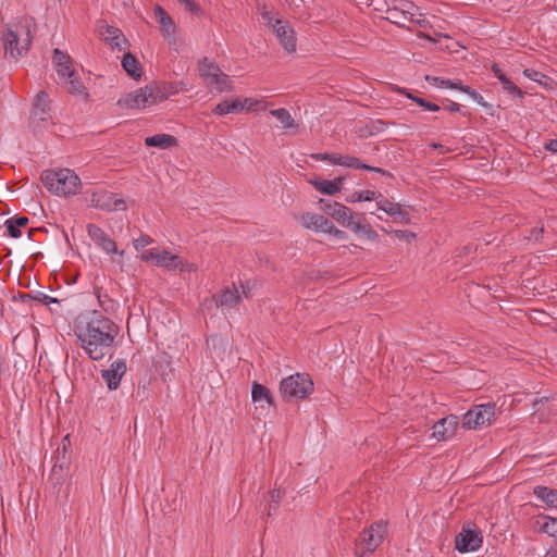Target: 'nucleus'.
<instances>
[{"instance_id": "nucleus-62", "label": "nucleus", "mask_w": 557, "mask_h": 557, "mask_svg": "<svg viewBox=\"0 0 557 557\" xmlns=\"http://www.w3.org/2000/svg\"><path fill=\"white\" fill-rule=\"evenodd\" d=\"M441 147H442V145H440V144H433V148H435V149L441 148Z\"/></svg>"}, {"instance_id": "nucleus-33", "label": "nucleus", "mask_w": 557, "mask_h": 557, "mask_svg": "<svg viewBox=\"0 0 557 557\" xmlns=\"http://www.w3.org/2000/svg\"><path fill=\"white\" fill-rule=\"evenodd\" d=\"M28 218L26 216H17L8 219L5 221L7 230L9 235L12 238H20L22 236L21 227L26 226L28 223Z\"/></svg>"}, {"instance_id": "nucleus-56", "label": "nucleus", "mask_w": 557, "mask_h": 557, "mask_svg": "<svg viewBox=\"0 0 557 557\" xmlns=\"http://www.w3.org/2000/svg\"><path fill=\"white\" fill-rule=\"evenodd\" d=\"M409 21L417 23L421 27H425L428 24V21L424 17H422V14H419V17L414 18V14L412 13V20Z\"/></svg>"}, {"instance_id": "nucleus-19", "label": "nucleus", "mask_w": 557, "mask_h": 557, "mask_svg": "<svg viewBox=\"0 0 557 557\" xmlns=\"http://www.w3.org/2000/svg\"><path fill=\"white\" fill-rule=\"evenodd\" d=\"M257 101H253L251 99L245 98L244 101L236 98L233 100H224L219 102L212 110V112L215 115H225L230 113H238L243 111L247 104H249L247 108L250 109Z\"/></svg>"}, {"instance_id": "nucleus-35", "label": "nucleus", "mask_w": 557, "mask_h": 557, "mask_svg": "<svg viewBox=\"0 0 557 557\" xmlns=\"http://www.w3.org/2000/svg\"><path fill=\"white\" fill-rule=\"evenodd\" d=\"M284 496V492L280 488H274L269 492L267 496V502L269 503L267 516L271 517L274 515L278 508V505Z\"/></svg>"}, {"instance_id": "nucleus-22", "label": "nucleus", "mask_w": 557, "mask_h": 557, "mask_svg": "<svg viewBox=\"0 0 557 557\" xmlns=\"http://www.w3.org/2000/svg\"><path fill=\"white\" fill-rule=\"evenodd\" d=\"M240 301V295L233 284L232 286H226L221 294L215 298V302L218 307L222 308H235Z\"/></svg>"}, {"instance_id": "nucleus-20", "label": "nucleus", "mask_w": 557, "mask_h": 557, "mask_svg": "<svg viewBox=\"0 0 557 557\" xmlns=\"http://www.w3.org/2000/svg\"><path fill=\"white\" fill-rule=\"evenodd\" d=\"M298 222L307 230L324 233L331 228V221L323 215L306 212L298 216Z\"/></svg>"}, {"instance_id": "nucleus-24", "label": "nucleus", "mask_w": 557, "mask_h": 557, "mask_svg": "<svg viewBox=\"0 0 557 557\" xmlns=\"http://www.w3.org/2000/svg\"><path fill=\"white\" fill-rule=\"evenodd\" d=\"M533 528L548 536H557V518L545 515L537 516L533 521Z\"/></svg>"}, {"instance_id": "nucleus-8", "label": "nucleus", "mask_w": 557, "mask_h": 557, "mask_svg": "<svg viewBox=\"0 0 557 557\" xmlns=\"http://www.w3.org/2000/svg\"><path fill=\"white\" fill-rule=\"evenodd\" d=\"M495 416V405L487 403L468 410L462 420L465 429H481L490 425Z\"/></svg>"}, {"instance_id": "nucleus-45", "label": "nucleus", "mask_w": 557, "mask_h": 557, "mask_svg": "<svg viewBox=\"0 0 557 557\" xmlns=\"http://www.w3.org/2000/svg\"><path fill=\"white\" fill-rule=\"evenodd\" d=\"M28 297H30V295H28ZM32 298L36 301H39V302H42L45 305H50V304H59V299L58 298H54V297H51L45 293H41V292H37L34 296H32Z\"/></svg>"}, {"instance_id": "nucleus-15", "label": "nucleus", "mask_w": 557, "mask_h": 557, "mask_svg": "<svg viewBox=\"0 0 557 557\" xmlns=\"http://www.w3.org/2000/svg\"><path fill=\"white\" fill-rule=\"evenodd\" d=\"M459 419L455 414H449L440 419L432 428V437L436 441H448L454 437Z\"/></svg>"}, {"instance_id": "nucleus-40", "label": "nucleus", "mask_w": 557, "mask_h": 557, "mask_svg": "<svg viewBox=\"0 0 557 557\" xmlns=\"http://www.w3.org/2000/svg\"><path fill=\"white\" fill-rule=\"evenodd\" d=\"M406 96L407 98L411 99L426 111L436 112L440 110V106H437L436 103H433L420 97H416L410 92H407Z\"/></svg>"}, {"instance_id": "nucleus-57", "label": "nucleus", "mask_w": 557, "mask_h": 557, "mask_svg": "<svg viewBox=\"0 0 557 557\" xmlns=\"http://www.w3.org/2000/svg\"><path fill=\"white\" fill-rule=\"evenodd\" d=\"M386 125H387V124H386L385 122H383V121H381V120H377V121L375 122V131H376V132H382V131H384V128L386 127Z\"/></svg>"}, {"instance_id": "nucleus-26", "label": "nucleus", "mask_w": 557, "mask_h": 557, "mask_svg": "<svg viewBox=\"0 0 557 557\" xmlns=\"http://www.w3.org/2000/svg\"><path fill=\"white\" fill-rule=\"evenodd\" d=\"M403 5L407 9H399L397 7L389 8L386 12V18L395 24H401L406 21L412 20V13L409 11V9H413L414 5L411 2H406Z\"/></svg>"}, {"instance_id": "nucleus-1", "label": "nucleus", "mask_w": 557, "mask_h": 557, "mask_svg": "<svg viewBox=\"0 0 557 557\" xmlns=\"http://www.w3.org/2000/svg\"><path fill=\"white\" fill-rule=\"evenodd\" d=\"M75 334L88 358L99 361L113 348L119 327L101 312L91 311L79 320Z\"/></svg>"}, {"instance_id": "nucleus-47", "label": "nucleus", "mask_w": 557, "mask_h": 557, "mask_svg": "<svg viewBox=\"0 0 557 557\" xmlns=\"http://www.w3.org/2000/svg\"><path fill=\"white\" fill-rule=\"evenodd\" d=\"M324 233L333 235L335 238L342 239V240L347 238V234L344 231L336 228L332 222H331V228L326 227Z\"/></svg>"}, {"instance_id": "nucleus-49", "label": "nucleus", "mask_w": 557, "mask_h": 557, "mask_svg": "<svg viewBox=\"0 0 557 557\" xmlns=\"http://www.w3.org/2000/svg\"><path fill=\"white\" fill-rule=\"evenodd\" d=\"M261 17H262L263 23L267 26H269L270 28H273V24L277 20V18H274L272 16L271 12L267 11L265 9H263V11L261 12Z\"/></svg>"}, {"instance_id": "nucleus-44", "label": "nucleus", "mask_w": 557, "mask_h": 557, "mask_svg": "<svg viewBox=\"0 0 557 557\" xmlns=\"http://www.w3.org/2000/svg\"><path fill=\"white\" fill-rule=\"evenodd\" d=\"M152 243V238L149 235H140L138 238L133 240L134 248L139 251Z\"/></svg>"}, {"instance_id": "nucleus-38", "label": "nucleus", "mask_w": 557, "mask_h": 557, "mask_svg": "<svg viewBox=\"0 0 557 557\" xmlns=\"http://www.w3.org/2000/svg\"><path fill=\"white\" fill-rule=\"evenodd\" d=\"M382 195L380 193H375L372 190H360L355 193L350 199H348L349 202H356V201H371V200H377L381 198Z\"/></svg>"}, {"instance_id": "nucleus-43", "label": "nucleus", "mask_w": 557, "mask_h": 557, "mask_svg": "<svg viewBox=\"0 0 557 557\" xmlns=\"http://www.w3.org/2000/svg\"><path fill=\"white\" fill-rule=\"evenodd\" d=\"M160 252H161V250L157 249V248L147 249V250L143 251L141 260L146 261V262L151 261L157 265V260L160 257Z\"/></svg>"}, {"instance_id": "nucleus-28", "label": "nucleus", "mask_w": 557, "mask_h": 557, "mask_svg": "<svg viewBox=\"0 0 557 557\" xmlns=\"http://www.w3.org/2000/svg\"><path fill=\"white\" fill-rule=\"evenodd\" d=\"M533 494L550 508H557V490L537 485L533 488Z\"/></svg>"}, {"instance_id": "nucleus-25", "label": "nucleus", "mask_w": 557, "mask_h": 557, "mask_svg": "<svg viewBox=\"0 0 557 557\" xmlns=\"http://www.w3.org/2000/svg\"><path fill=\"white\" fill-rule=\"evenodd\" d=\"M154 15L160 24L161 33L165 37H170V36L174 35L175 24H174L172 17L166 13V11L162 7L156 5Z\"/></svg>"}, {"instance_id": "nucleus-31", "label": "nucleus", "mask_w": 557, "mask_h": 557, "mask_svg": "<svg viewBox=\"0 0 557 557\" xmlns=\"http://www.w3.org/2000/svg\"><path fill=\"white\" fill-rule=\"evenodd\" d=\"M269 113L281 123V126L284 129L298 127V124L295 122L288 110L285 108L273 109L270 110Z\"/></svg>"}, {"instance_id": "nucleus-9", "label": "nucleus", "mask_w": 557, "mask_h": 557, "mask_svg": "<svg viewBox=\"0 0 557 557\" xmlns=\"http://www.w3.org/2000/svg\"><path fill=\"white\" fill-rule=\"evenodd\" d=\"M322 211L341 223L344 227L352 231L357 219H360L352 210L343 203L330 200H320Z\"/></svg>"}, {"instance_id": "nucleus-16", "label": "nucleus", "mask_w": 557, "mask_h": 557, "mask_svg": "<svg viewBox=\"0 0 557 557\" xmlns=\"http://www.w3.org/2000/svg\"><path fill=\"white\" fill-rule=\"evenodd\" d=\"M273 32L280 40L283 48L292 53L296 50V38L294 30L281 20H276L273 24Z\"/></svg>"}, {"instance_id": "nucleus-6", "label": "nucleus", "mask_w": 557, "mask_h": 557, "mask_svg": "<svg viewBox=\"0 0 557 557\" xmlns=\"http://www.w3.org/2000/svg\"><path fill=\"white\" fill-rule=\"evenodd\" d=\"M280 392L287 401L305 399L313 392V382L309 375L295 373L281 381Z\"/></svg>"}, {"instance_id": "nucleus-41", "label": "nucleus", "mask_w": 557, "mask_h": 557, "mask_svg": "<svg viewBox=\"0 0 557 557\" xmlns=\"http://www.w3.org/2000/svg\"><path fill=\"white\" fill-rule=\"evenodd\" d=\"M502 87L504 90H506L508 94L512 95L513 97H518L522 99L524 97L523 91L509 78L503 79Z\"/></svg>"}, {"instance_id": "nucleus-3", "label": "nucleus", "mask_w": 557, "mask_h": 557, "mask_svg": "<svg viewBox=\"0 0 557 557\" xmlns=\"http://www.w3.org/2000/svg\"><path fill=\"white\" fill-rule=\"evenodd\" d=\"M40 180L51 194L60 197L76 195L82 186L79 176L67 168L45 170Z\"/></svg>"}, {"instance_id": "nucleus-48", "label": "nucleus", "mask_w": 557, "mask_h": 557, "mask_svg": "<svg viewBox=\"0 0 557 557\" xmlns=\"http://www.w3.org/2000/svg\"><path fill=\"white\" fill-rule=\"evenodd\" d=\"M182 5L185 7V9L190 12V13H199L200 12V8L198 7V4L195 3L194 0H177Z\"/></svg>"}, {"instance_id": "nucleus-52", "label": "nucleus", "mask_w": 557, "mask_h": 557, "mask_svg": "<svg viewBox=\"0 0 557 557\" xmlns=\"http://www.w3.org/2000/svg\"><path fill=\"white\" fill-rule=\"evenodd\" d=\"M361 170H364V171H369V172H374V173H379V174H382V175H386L387 172L381 168H376V166H371V165H368L363 162H361V166H360Z\"/></svg>"}, {"instance_id": "nucleus-12", "label": "nucleus", "mask_w": 557, "mask_h": 557, "mask_svg": "<svg viewBox=\"0 0 557 557\" xmlns=\"http://www.w3.org/2000/svg\"><path fill=\"white\" fill-rule=\"evenodd\" d=\"M126 362L124 359L114 360L108 369L100 371L102 380L106 382L107 387L110 391L119 388L120 383L124 374L126 373Z\"/></svg>"}, {"instance_id": "nucleus-34", "label": "nucleus", "mask_w": 557, "mask_h": 557, "mask_svg": "<svg viewBox=\"0 0 557 557\" xmlns=\"http://www.w3.org/2000/svg\"><path fill=\"white\" fill-rule=\"evenodd\" d=\"M376 206L380 210L384 211L392 218L405 215L399 203L392 202L383 197H381L376 200Z\"/></svg>"}, {"instance_id": "nucleus-13", "label": "nucleus", "mask_w": 557, "mask_h": 557, "mask_svg": "<svg viewBox=\"0 0 557 557\" xmlns=\"http://www.w3.org/2000/svg\"><path fill=\"white\" fill-rule=\"evenodd\" d=\"M99 35L112 49L124 51L128 47V41L122 30L115 26L104 24L99 26Z\"/></svg>"}, {"instance_id": "nucleus-2", "label": "nucleus", "mask_w": 557, "mask_h": 557, "mask_svg": "<svg viewBox=\"0 0 557 557\" xmlns=\"http://www.w3.org/2000/svg\"><path fill=\"white\" fill-rule=\"evenodd\" d=\"M34 27L30 17H21L15 23L8 24L1 36L5 55L14 60L25 55L32 45Z\"/></svg>"}, {"instance_id": "nucleus-46", "label": "nucleus", "mask_w": 557, "mask_h": 557, "mask_svg": "<svg viewBox=\"0 0 557 557\" xmlns=\"http://www.w3.org/2000/svg\"><path fill=\"white\" fill-rule=\"evenodd\" d=\"M462 92L469 95L471 97V99L473 101H475L476 103L481 104V106H486L485 101H484V98L482 97L481 94H479L478 91H475L474 89H472L470 86L469 87H466L465 89H462Z\"/></svg>"}, {"instance_id": "nucleus-59", "label": "nucleus", "mask_w": 557, "mask_h": 557, "mask_svg": "<svg viewBox=\"0 0 557 557\" xmlns=\"http://www.w3.org/2000/svg\"><path fill=\"white\" fill-rule=\"evenodd\" d=\"M97 297H98V300H99V302H100L101 307H102L104 310H109V307H106V306H104V304H103V301H102V298H101L102 296H101L100 294H98V295H97Z\"/></svg>"}, {"instance_id": "nucleus-39", "label": "nucleus", "mask_w": 557, "mask_h": 557, "mask_svg": "<svg viewBox=\"0 0 557 557\" xmlns=\"http://www.w3.org/2000/svg\"><path fill=\"white\" fill-rule=\"evenodd\" d=\"M352 232L356 234H363L371 240H376L379 238L377 233L371 228V226L361 223L360 219H357V223L354 225Z\"/></svg>"}, {"instance_id": "nucleus-14", "label": "nucleus", "mask_w": 557, "mask_h": 557, "mask_svg": "<svg viewBox=\"0 0 557 557\" xmlns=\"http://www.w3.org/2000/svg\"><path fill=\"white\" fill-rule=\"evenodd\" d=\"M87 235L98 248H100L108 255L119 252L116 243L112 238H110L108 234L96 224L87 225Z\"/></svg>"}, {"instance_id": "nucleus-5", "label": "nucleus", "mask_w": 557, "mask_h": 557, "mask_svg": "<svg viewBox=\"0 0 557 557\" xmlns=\"http://www.w3.org/2000/svg\"><path fill=\"white\" fill-rule=\"evenodd\" d=\"M198 71L205 84L211 89H214L218 92L233 90V85L228 75L224 74L219 65L209 58H203L199 61Z\"/></svg>"}, {"instance_id": "nucleus-54", "label": "nucleus", "mask_w": 557, "mask_h": 557, "mask_svg": "<svg viewBox=\"0 0 557 557\" xmlns=\"http://www.w3.org/2000/svg\"><path fill=\"white\" fill-rule=\"evenodd\" d=\"M544 149L549 152H557V139H549L545 143Z\"/></svg>"}, {"instance_id": "nucleus-60", "label": "nucleus", "mask_w": 557, "mask_h": 557, "mask_svg": "<svg viewBox=\"0 0 557 557\" xmlns=\"http://www.w3.org/2000/svg\"><path fill=\"white\" fill-rule=\"evenodd\" d=\"M240 286L243 288V294L245 295V297H248V287L244 284H242Z\"/></svg>"}, {"instance_id": "nucleus-53", "label": "nucleus", "mask_w": 557, "mask_h": 557, "mask_svg": "<svg viewBox=\"0 0 557 557\" xmlns=\"http://www.w3.org/2000/svg\"><path fill=\"white\" fill-rule=\"evenodd\" d=\"M444 109L448 110L449 112H458L460 111V104L453 100L446 99Z\"/></svg>"}, {"instance_id": "nucleus-55", "label": "nucleus", "mask_w": 557, "mask_h": 557, "mask_svg": "<svg viewBox=\"0 0 557 557\" xmlns=\"http://www.w3.org/2000/svg\"><path fill=\"white\" fill-rule=\"evenodd\" d=\"M466 87H469V86L468 85H463L460 81H451L450 79V83H449V88L450 89H457V90L462 91V89H465Z\"/></svg>"}, {"instance_id": "nucleus-32", "label": "nucleus", "mask_w": 557, "mask_h": 557, "mask_svg": "<svg viewBox=\"0 0 557 557\" xmlns=\"http://www.w3.org/2000/svg\"><path fill=\"white\" fill-rule=\"evenodd\" d=\"M122 67L133 78L137 79L141 75L139 62L131 52L124 54Z\"/></svg>"}, {"instance_id": "nucleus-30", "label": "nucleus", "mask_w": 557, "mask_h": 557, "mask_svg": "<svg viewBox=\"0 0 557 557\" xmlns=\"http://www.w3.org/2000/svg\"><path fill=\"white\" fill-rule=\"evenodd\" d=\"M62 81L67 84L71 94L82 96L85 100L89 98V94L76 72L73 73V76L65 77Z\"/></svg>"}, {"instance_id": "nucleus-4", "label": "nucleus", "mask_w": 557, "mask_h": 557, "mask_svg": "<svg viewBox=\"0 0 557 557\" xmlns=\"http://www.w3.org/2000/svg\"><path fill=\"white\" fill-rule=\"evenodd\" d=\"M165 99L164 94L157 87L145 86L133 92L126 94L117 100L121 108L146 109Z\"/></svg>"}, {"instance_id": "nucleus-42", "label": "nucleus", "mask_w": 557, "mask_h": 557, "mask_svg": "<svg viewBox=\"0 0 557 557\" xmlns=\"http://www.w3.org/2000/svg\"><path fill=\"white\" fill-rule=\"evenodd\" d=\"M424 79L430 84L437 88H449L450 79H446L443 77L425 75Z\"/></svg>"}, {"instance_id": "nucleus-21", "label": "nucleus", "mask_w": 557, "mask_h": 557, "mask_svg": "<svg viewBox=\"0 0 557 557\" xmlns=\"http://www.w3.org/2000/svg\"><path fill=\"white\" fill-rule=\"evenodd\" d=\"M252 401L259 405L262 409L270 408L273 405V398L268 387L257 382L251 385Z\"/></svg>"}, {"instance_id": "nucleus-23", "label": "nucleus", "mask_w": 557, "mask_h": 557, "mask_svg": "<svg viewBox=\"0 0 557 557\" xmlns=\"http://www.w3.org/2000/svg\"><path fill=\"white\" fill-rule=\"evenodd\" d=\"M344 181L345 178L339 176L333 181L315 178L310 183L321 194L333 196L341 190V186L343 185Z\"/></svg>"}, {"instance_id": "nucleus-11", "label": "nucleus", "mask_w": 557, "mask_h": 557, "mask_svg": "<svg viewBox=\"0 0 557 557\" xmlns=\"http://www.w3.org/2000/svg\"><path fill=\"white\" fill-rule=\"evenodd\" d=\"M482 545V535L478 530L462 529L456 535L455 547L459 553H470L478 550Z\"/></svg>"}, {"instance_id": "nucleus-10", "label": "nucleus", "mask_w": 557, "mask_h": 557, "mask_svg": "<svg viewBox=\"0 0 557 557\" xmlns=\"http://www.w3.org/2000/svg\"><path fill=\"white\" fill-rule=\"evenodd\" d=\"M86 201L89 207L106 211L125 209V201L123 199L115 198L112 193L102 188L91 191L90 196L86 198Z\"/></svg>"}, {"instance_id": "nucleus-17", "label": "nucleus", "mask_w": 557, "mask_h": 557, "mask_svg": "<svg viewBox=\"0 0 557 557\" xmlns=\"http://www.w3.org/2000/svg\"><path fill=\"white\" fill-rule=\"evenodd\" d=\"M72 58L69 53L55 48L53 50L52 63L60 79L73 76L75 70L72 65Z\"/></svg>"}, {"instance_id": "nucleus-36", "label": "nucleus", "mask_w": 557, "mask_h": 557, "mask_svg": "<svg viewBox=\"0 0 557 557\" xmlns=\"http://www.w3.org/2000/svg\"><path fill=\"white\" fill-rule=\"evenodd\" d=\"M361 162L362 161L359 158L335 153L333 164L349 168V169H360Z\"/></svg>"}, {"instance_id": "nucleus-27", "label": "nucleus", "mask_w": 557, "mask_h": 557, "mask_svg": "<svg viewBox=\"0 0 557 557\" xmlns=\"http://www.w3.org/2000/svg\"><path fill=\"white\" fill-rule=\"evenodd\" d=\"M157 267H163L168 270H184V261L177 256L168 250H161L160 257L157 260Z\"/></svg>"}, {"instance_id": "nucleus-51", "label": "nucleus", "mask_w": 557, "mask_h": 557, "mask_svg": "<svg viewBox=\"0 0 557 557\" xmlns=\"http://www.w3.org/2000/svg\"><path fill=\"white\" fill-rule=\"evenodd\" d=\"M492 72L494 76L500 82V84L503 83V79L508 78L496 63L492 65Z\"/></svg>"}, {"instance_id": "nucleus-7", "label": "nucleus", "mask_w": 557, "mask_h": 557, "mask_svg": "<svg viewBox=\"0 0 557 557\" xmlns=\"http://www.w3.org/2000/svg\"><path fill=\"white\" fill-rule=\"evenodd\" d=\"M387 532V524L379 521L364 529L356 543V554L363 557L366 554L373 553L382 543Z\"/></svg>"}, {"instance_id": "nucleus-18", "label": "nucleus", "mask_w": 557, "mask_h": 557, "mask_svg": "<svg viewBox=\"0 0 557 557\" xmlns=\"http://www.w3.org/2000/svg\"><path fill=\"white\" fill-rule=\"evenodd\" d=\"M51 107L50 99L46 91H39L33 104L32 117L35 121L46 122L51 119L50 115Z\"/></svg>"}, {"instance_id": "nucleus-58", "label": "nucleus", "mask_w": 557, "mask_h": 557, "mask_svg": "<svg viewBox=\"0 0 557 557\" xmlns=\"http://www.w3.org/2000/svg\"><path fill=\"white\" fill-rule=\"evenodd\" d=\"M544 557H557V548L550 547L544 555Z\"/></svg>"}, {"instance_id": "nucleus-50", "label": "nucleus", "mask_w": 557, "mask_h": 557, "mask_svg": "<svg viewBox=\"0 0 557 557\" xmlns=\"http://www.w3.org/2000/svg\"><path fill=\"white\" fill-rule=\"evenodd\" d=\"M317 161H329L334 163L335 153H317L312 156Z\"/></svg>"}, {"instance_id": "nucleus-37", "label": "nucleus", "mask_w": 557, "mask_h": 557, "mask_svg": "<svg viewBox=\"0 0 557 557\" xmlns=\"http://www.w3.org/2000/svg\"><path fill=\"white\" fill-rule=\"evenodd\" d=\"M523 75L529 79L539 83L540 85L543 86H547L548 83L553 82L550 77L533 69H525L523 71Z\"/></svg>"}, {"instance_id": "nucleus-29", "label": "nucleus", "mask_w": 557, "mask_h": 557, "mask_svg": "<svg viewBox=\"0 0 557 557\" xmlns=\"http://www.w3.org/2000/svg\"><path fill=\"white\" fill-rule=\"evenodd\" d=\"M177 139L169 134H156L153 136H149L145 139V144L147 147H157L160 149H168L175 146Z\"/></svg>"}, {"instance_id": "nucleus-61", "label": "nucleus", "mask_w": 557, "mask_h": 557, "mask_svg": "<svg viewBox=\"0 0 557 557\" xmlns=\"http://www.w3.org/2000/svg\"><path fill=\"white\" fill-rule=\"evenodd\" d=\"M67 440H69V435H65L62 442H65V441H67ZM62 449H63V453L65 454V451H66V445H65V443H63V445H62Z\"/></svg>"}]
</instances>
